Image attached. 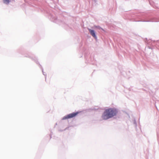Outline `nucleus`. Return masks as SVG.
Returning a JSON list of instances; mask_svg holds the SVG:
<instances>
[{
	"label": "nucleus",
	"instance_id": "4",
	"mask_svg": "<svg viewBox=\"0 0 159 159\" xmlns=\"http://www.w3.org/2000/svg\"><path fill=\"white\" fill-rule=\"evenodd\" d=\"M3 2L6 4H8L9 2V0H4Z\"/></svg>",
	"mask_w": 159,
	"mask_h": 159
},
{
	"label": "nucleus",
	"instance_id": "1",
	"mask_svg": "<svg viewBox=\"0 0 159 159\" xmlns=\"http://www.w3.org/2000/svg\"><path fill=\"white\" fill-rule=\"evenodd\" d=\"M117 111L116 109L108 108L105 110L102 114V118L103 120H107L116 116Z\"/></svg>",
	"mask_w": 159,
	"mask_h": 159
},
{
	"label": "nucleus",
	"instance_id": "3",
	"mask_svg": "<svg viewBox=\"0 0 159 159\" xmlns=\"http://www.w3.org/2000/svg\"><path fill=\"white\" fill-rule=\"evenodd\" d=\"M88 30L89 31L90 34L95 39L97 38V37L96 36V35L95 34V31L93 30H92L90 29H88Z\"/></svg>",
	"mask_w": 159,
	"mask_h": 159
},
{
	"label": "nucleus",
	"instance_id": "5",
	"mask_svg": "<svg viewBox=\"0 0 159 159\" xmlns=\"http://www.w3.org/2000/svg\"><path fill=\"white\" fill-rule=\"evenodd\" d=\"M98 28L99 29H102V28H101V27H99Z\"/></svg>",
	"mask_w": 159,
	"mask_h": 159
},
{
	"label": "nucleus",
	"instance_id": "2",
	"mask_svg": "<svg viewBox=\"0 0 159 159\" xmlns=\"http://www.w3.org/2000/svg\"><path fill=\"white\" fill-rule=\"evenodd\" d=\"M79 113V112H77L70 114L63 117L62 119L64 120L74 117L76 116Z\"/></svg>",
	"mask_w": 159,
	"mask_h": 159
}]
</instances>
